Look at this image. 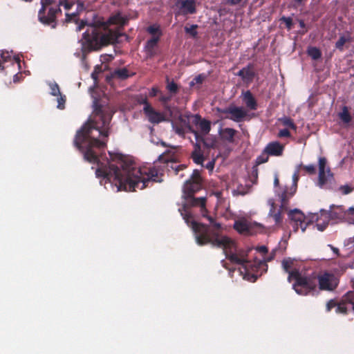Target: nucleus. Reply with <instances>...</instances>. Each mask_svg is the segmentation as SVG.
Listing matches in <instances>:
<instances>
[{"instance_id": "31", "label": "nucleus", "mask_w": 354, "mask_h": 354, "mask_svg": "<svg viewBox=\"0 0 354 354\" xmlns=\"http://www.w3.org/2000/svg\"><path fill=\"white\" fill-rule=\"evenodd\" d=\"M293 265V261L290 258L284 259L281 262V266L283 270L288 273V276H290V273L293 270H290Z\"/></svg>"}, {"instance_id": "43", "label": "nucleus", "mask_w": 354, "mask_h": 354, "mask_svg": "<svg viewBox=\"0 0 354 354\" xmlns=\"http://www.w3.org/2000/svg\"><path fill=\"white\" fill-rule=\"evenodd\" d=\"M345 304H343L342 301L337 304L335 310L336 313L346 315L348 313V310L347 308L345 306Z\"/></svg>"}, {"instance_id": "18", "label": "nucleus", "mask_w": 354, "mask_h": 354, "mask_svg": "<svg viewBox=\"0 0 354 354\" xmlns=\"http://www.w3.org/2000/svg\"><path fill=\"white\" fill-rule=\"evenodd\" d=\"M159 41L158 37H151L146 42L145 50L148 58H152L156 55V48Z\"/></svg>"}, {"instance_id": "57", "label": "nucleus", "mask_w": 354, "mask_h": 354, "mask_svg": "<svg viewBox=\"0 0 354 354\" xmlns=\"http://www.w3.org/2000/svg\"><path fill=\"white\" fill-rule=\"evenodd\" d=\"M273 218L274 219L275 222L277 223H279L281 220V216L280 212H278L277 213H274L272 215Z\"/></svg>"}, {"instance_id": "27", "label": "nucleus", "mask_w": 354, "mask_h": 354, "mask_svg": "<svg viewBox=\"0 0 354 354\" xmlns=\"http://www.w3.org/2000/svg\"><path fill=\"white\" fill-rule=\"evenodd\" d=\"M199 127L201 129L199 133L205 136L207 135L211 130V123L209 120L203 119V121L199 123Z\"/></svg>"}, {"instance_id": "4", "label": "nucleus", "mask_w": 354, "mask_h": 354, "mask_svg": "<svg viewBox=\"0 0 354 354\" xmlns=\"http://www.w3.org/2000/svg\"><path fill=\"white\" fill-rule=\"evenodd\" d=\"M194 149L191 153V158L195 164L203 166V162L207 159L209 150L216 149L218 142L215 136H203L200 135L198 140L193 142Z\"/></svg>"}, {"instance_id": "24", "label": "nucleus", "mask_w": 354, "mask_h": 354, "mask_svg": "<svg viewBox=\"0 0 354 354\" xmlns=\"http://www.w3.org/2000/svg\"><path fill=\"white\" fill-rule=\"evenodd\" d=\"M146 30L153 36L152 37H158L159 40L162 35L160 26L156 24L148 26Z\"/></svg>"}, {"instance_id": "20", "label": "nucleus", "mask_w": 354, "mask_h": 354, "mask_svg": "<svg viewBox=\"0 0 354 354\" xmlns=\"http://www.w3.org/2000/svg\"><path fill=\"white\" fill-rule=\"evenodd\" d=\"M234 229L240 234H249L250 233V225L246 220L235 221Z\"/></svg>"}, {"instance_id": "46", "label": "nucleus", "mask_w": 354, "mask_h": 354, "mask_svg": "<svg viewBox=\"0 0 354 354\" xmlns=\"http://www.w3.org/2000/svg\"><path fill=\"white\" fill-rule=\"evenodd\" d=\"M319 220H320L319 218H318V219H317V223H316V227H317V230H319V231L322 232V231H324V230L326 228V227L328 226V220H329V219H328V218H327V221H324V222H323V223H319Z\"/></svg>"}, {"instance_id": "55", "label": "nucleus", "mask_w": 354, "mask_h": 354, "mask_svg": "<svg viewBox=\"0 0 354 354\" xmlns=\"http://www.w3.org/2000/svg\"><path fill=\"white\" fill-rule=\"evenodd\" d=\"M257 250L263 254H266L268 251V248L265 245H261L257 248Z\"/></svg>"}, {"instance_id": "10", "label": "nucleus", "mask_w": 354, "mask_h": 354, "mask_svg": "<svg viewBox=\"0 0 354 354\" xmlns=\"http://www.w3.org/2000/svg\"><path fill=\"white\" fill-rule=\"evenodd\" d=\"M320 212L322 216L330 220L343 221L347 216V212L342 205H332L328 211L322 209Z\"/></svg>"}, {"instance_id": "40", "label": "nucleus", "mask_w": 354, "mask_h": 354, "mask_svg": "<svg viewBox=\"0 0 354 354\" xmlns=\"http://www.w3.org/2000/svg\"><path fill=\"white\" fill-rule=\"evenodd\" d=\"M49 86L50 88V94L53 96H58L60 95V90L59 85L54 82V83H50Z\"/></svg>"}, {"instance_id": "64", "label": "nucleus", "mask_w": 354, "mask_h": 354, "mask_svg": "<svg viewBox=\"0 0 354 354\" xmlns=\"http://www.w3.org/2000/svg\"><path fill=\"white\" fill-rule=\"evenodd\" d=\"M185 167H186V166H185V165H178V166L176 168V174H177L180 170H183V169H184Z\"/></svg>"}, {"instance_id": "41", "label": "nucleus", "mask_w": 354, "mask_h": 354, "mask_svg": "<svg viewBox=\"0 0 354 354\" xmlns=\"http://www.w3.org/2000/svg\"><path fill=\"white\" fill-rule=\"evenodd\" d=\"M205 79V75L200 74L196 76L189 83L190 86H193L195 84H201Z\"/></svg>"}, {"instance_id": "26", "label": "nucleus", "mask_w": 354, "mask_h": 354, "mask_svg": "<svg viewBox=\"0 0 354 354\" xmlns=\"http://www.w3.org/2000/svg\"><path fill=\"white\" fill-rule=\"evenodd\" d=\"M338 115L340 120L345 124H348L352 120V117L348 112V109L346 106H343L342 112H340Z\"/></svg>"}, {"instance_id": "2", "label": "nucleus", "mask_w": 354, "mask_h": 354, "mask_svg": "<svg viewBox=\"0 0 354 354\" xmlns=\"http://www.w3.org/2000/svg\"><path fill=\"white\" fill-rule=\"evenodd\" d=\"M186 202L178 209L180 215L183 216L187 225L192 228L194 234L196 241L199 245H205L208 243L214 247L223 248L226 258L232 263L242 266L245 272L254 270L253 266L257 264L259 267L265 265V263L259 260L254 263L247 259V254L244 252H236L235 243L227 236L220 237L216 233H213L210 236L209 229L207 225L198 223L192 219V215L189 212L191 207H201V215L206 217L207 210L206 209V198L205 197L195 198L184 196Z\"/></svg>"}, {"instance_id": "13", "label": "nucleus", "mask_w": 354, "mask_h": 354, "mask_svg": "<svg viewBox=\"0 0 354 354\" xmlns=\"http://www.w3.org/2000/svg\"><path fill=\"white\" fill-rule=\"evenodd\" d=\"M143 113L149 122L152 124H159L166 121L165 115L161 112L156 111L152 106L143 107Z\"/></svg>"}, {"instance_id": "35", "label": "nucleus", "mask_w": 354, "mask_h": 354, "mask_svg": "<svg viewBox=\"0 0 354 354\" xmlns=\"http://www.w3.org/2000/svg\"><path fill=\"white\" fill-rule=\"evenodd\" d=\"M167 89L171 93L176 94L178 91V86L174 81L169 82V78H167Z\"/></svg>"}, {"instance_id": "62", "label": "nucleus", "mask_w": 354, "mask_h": 354, "mask_svg": "<svg viewBox=\"0 0 354 354\" xmlns=\"http://www.w3.org/2000/svg\"><path fill=\"white\" fill-rule=\"evenodd\" d=\"M242 186H239L237 187V189H236V192H238L239 194H241V195H245L248 192H245L243 190H242Z\"/></svg>"}, {"instance_id": "47", "label": "nucleus", "mask_w": 354, "mask_h": 354, "mask_svg": "<svg viewBox=\"0 0 354 354\" xmlns=\"http://www.w3.org/2000/svg\"><path fill=\"white\" fill-rule=\"evenodd\" d=\"M59 97H57V102H58V104H57V108L59 109H64V104H65V102H66V96L65 95H62L60 94V95H58Z\"/></svg>"}, {"instance_id": "14", "label": "nucleus", "mask_w": 354, "mask_h": 354, "mask_svg": "<svg viewBox=\"0 0 354 354\" xmlns=\"http://www.w3.org/2000/svg\"><path fill=\"white\" fill-rule=\"evenodd\" d=\"M178 14L182 15H193L196 12L195 0H182L178 2Z\"/></svg>"}, {"instance_id": "11", "label": "nucleus", "mask_w": 354, "mask_h": 354, "mask_svg": "<svg viewBox=\"0 0 354 354\" xmlns=\"http://www.w3.org/2000/svg\"><path fill=\"white\" fill-rule=\"evenodd\" d=\"M289 218L291 220L290 223L295 232H297L299 228L302 232H305L308 223L305 221V216L300 210L295 209L290 211Z\"/></svg>"}, {"instance_id": "5", "label": "nucleus", "mask_w": 354, "mask_h": 354, "mask_svg": "<svg viewBox=\"0 0 354 354\" xmlns=\"http://www.w3.org/2000/svg\"><path fill=\"white\" fill-rule=\"evenodd\" d=\"M294 279L293 289L300 295H314L317 291V274L313 273L309 276H304L298 269H293L288 277L289 282Z\"/></svg>"}, {"instance_id": "37", "label": "nucleus", "mask_w": 354, "mask_h": 354, "mask_svg": "<svg viewBox=\"0 0 354 354\" xmlns=\"http://www.w3.org/2000/svg\"><path fill=\"white\" fill-rule=\"evenodd\" d=\"M198 25L194 24L192 25L190 27H185V32L187 34L190 35L192 37L195 38L197 37L198 32L196 31V29L198 28Z\"/></svg>"}, {"instance_id": "33", "label": "nucleus", "mask_w": 354, "mask_h": 354, "mask_svg": "<svg viewBox=\"0 0 354 354\" xmlns=\"http://www.w3.org/2000/svg\"><path fill=\"white\" fill-rule=\"evenodd\" d=\"M172 128L177 135L183 138L185 137L186 131L183 123H181V124H176V123L172 122Z\"/></svg>"}, {"instance_id": "12", "label": "nucleus", "mask_w": 354, "mask_h": 354, "mask_svg": "<svg viewBox=\"0 0 354 354\" xmlns=\"http://www.w3.org/2000/svg\"><path fill=\"white\" fill-rule=\"evenodd\" d=\"M236 75L240 77L245 84L247 86L250 85L256 76L254 65L248 64L245 67H243L236 73Z\"/></svg>"}, {"instance_id": "54", "label": "nucleus", "mask_w": 354, "mask_h": 354, "mask_svg": "<svg viewBox=\"0 0 354 354\" xmlns=\"http://www.w3.org/2000/svg\"><path fill=\"white\" fill-rule=\"evenodd\" d=\"M75 17H76V15L75 13L72 14V15L66 13V19H65V21H66V23H69V22H71L73 21V19L74 18H75Z\"/></svg>"}, {"instance_id": "36", "label": "nucleus", "mask_w": 354, "mask_h": 354, "mask_svg": "<svg viewBox=\"0 0 354 354\" xmlns=\"http://www.w3.org/2000/svg\"><path fill=\"white\" fill-rule=\"evenodd\" d=\"M342 301H343V304H354V292L353 291H348L342 297Z\"/></svg>"}, {"instance_id": "63", "label": "nucleus", "mask_w": 354, "mask_h": 354, "mask_svg": "<svg viewBox=\"0 0 354 354\" xmlns=\"http://www.w3.org/2000/svg\"><path fill=\"white\" fill-rule=\"evenodd\" d=\"M346 212H347V215H354V207H349L348 209H346Z\"/></svg>"}, {"instance_id": "44", "label": "nucleus", "mask_w": 354, "mask_h": 354, "mask_svg": "<svg viewBox=\"0 0 354 354\" xmlns=\"http://www.w3.org/2000/svg\"><path fill=\"white\" fill-rule=\"evenodd\" d=\"M301 167L308 174H315L316 173V167L314 165H301Z\"/></svg>"}, {"instance_id": "51", "label": "nucleus", "mask_w": 354, "mask_h": 354, "mask_svg": "<svg viewBox=\"0 0 354 354\" xmlns=\"http://www.w3.org/2000/svg\"><path fill=\"white\" fill-rule=\"evenodd\" d=\"M160 90L158 89V87L156 86H153L152 87L149 92V96L150 97H156L159 93H160Z\"/></svg>"}, {"instance_id": "9", "label": "nucleus", "mask_w": 354, "mask_h": 354, "mask_svg": "<svg viewBox=\"0 0 354 354\" xmlns=\"http://www.w3.org/2000/svg\"><path fill=\"white\" fill-rule=\"evenodd\" d=\"M320 290L333 291L338 286V281L335 276L328 272L323 274H317V283Z\"/></svg>"}, {"instance_id": "34", "label": "nucleus", "mask_w": 354, "mask_h": 354, "mask_svg": "<svg viewBox=\"0 0 354 354\" xmlns=\"http://www.w3.org/2000/svg\"><path fill=\"white\" fill-rule=\"evenodd\" d=\"M259 176V169L257 165H254L252 168V170L249 174L250 180L253 183L256 184L257 183Z\"/></svg>"}, {"instance_id": "17", "label": "nucleus", "mask_w": 354, "mask_h": 354, "mask_svg": "<svg viewBox=\"0 0 354 354\" xmlns=\"http://www.w3.org/2000/svg\"><path fill=\"white\" fill-rule=\"evenodd\" d=\"M241 97L243 103L245 104L248 109L252 111H255L257 109V101L250 91L248 90L246 91H243Z\"/></svg>"}, {"instance_id": "32", "label": "nucleus", "mask_w": 354, "mask_h": 354, "mask_svg": "<svg viewBox=\"0 0 354 354\" xmlns=\"http://www.w3.org/2000/svg\"><path fill=\"white\" fill-rule=\"evenodd\" d=\"M269 154L265 151V149L262 151V153L256 158L254 165L257 167L261 164L266 163L269 160Z\"/></svg>"}, {"instance_id": "19", "label": "nucleus", "mask_w": 354, "mask_h": 354, "mask_svg": "<svg viewBox=\"0 0 354 354\" xmlns=\"http://www.w3.org/2000/svg\"><path fill=\"white\" fill-rule=\"evenodd\" d=\"M128 21L129 18L127 17L122 16L120 12H117L110 16L107 22L109 24L124 26L128 23Z\"/></svg>"}, {"instance_id": "52", "label": "nucleus", "mask_w": 354, "mask_h": 354, "mask_svg": "<svg viewBox=\"0 0 354 354\" xmlns=\"http://www.w3.org/2000/svg\"><path fill=\"white\" fill-rule=\"evenodd\" d=\"M292 178H293V182H294V190L292 193L290 194V196H292L295 192H296V189H297V181L299 180V176H298V174L297 173H295L293 176H292Z\"/></svg>"}, {"instance_id": "45", "label": "nucleus", "mask_w": 354, "mask_h": 354, "mask_svg": "<svg viewBox=\"0 0 354 354\" xmlns=\"http://www.w3.org/2000/svg\"><path fill=\"white\" fill-rule=\"evenodd\" d=\"M56 6H59V8L63 6L65 10H68L72 8L73 3L68 2V0H59L58 3H56Z\"/></svg>"}, {"instance_id": "53", "label": "nucleus", "mask_w": 354, "mask_h": 354, "mask_svg": "<svg viewBox=\"0 0 354 354\" xmlns=\"http://www.w3.org/2000/svg\"><path fill=\"white\" fill-rule=\"evenodd\" d=\"M289 198V196H288V194L286 191H284L281 194V200L283 205L286 204Z\"/></svg>"}, {"instance_id": "28", "label": "nucleus", "mask_w": 354, "mask_h": 354, "mask_svg": "<svg viewBox=\"0 0 354 354\" xmlns=\"http://www.w3.org/2000/svg\"><path fill=\"white\" fill-rule=\"evenodd\" d=\"M180 122L183 123L185 126V129H187L188 132H190L194 135L195 140H198V137L200 136L201 133L196 130H195L189 124V122L182 118H180Z\"/></svg>"}, {"instance_id": "56", "label": "nucleus", "mask_w": 354, "mask_h": 354, "mask_svg": "<svg viewBox=\"0 0 354 354\" xmlns=\"http://www.w3.org/2000/svg\"><path fill=\"white\" fill-rule=\"evenodd\" d=\"M203 119L201 118L200 115L196 114L194 115V120L193 122L195 125L199 126V123L203 121Z\"/></svg>"}, {"instance_id": "21", "label": "nucleus", "mask_w": 354, "mask_h": 354, "mask_svg": "<svg viewBox=\"0 0 354 354\" xmlns=\"http://www.w3.org/2000/svg\"><path fill=\"white\" fill-rule=\"evenodd\" d=\"M131 75L129 71L126 68H118L111 73V77L119 80H126Z\"/></svg>"}, {"instance_id": "29", "label": "nucleus", "mask_w": 354, "mask_h": 354, "mask_svg": "<svg viewBox=\"0 0 354 354\" xmlns=\"http://www.w3.org/2000/svg\"><path fill=\"white\" fill-rule=\"evenodd\" d=\"M308 55L314 60H317L322 57L321 50L317 47H310L307 50Z\"/></svg>"}, {"instance_id": "42", "label": "nucleus", "mask_w": 354, "mask_h": 354, "mask_svg": "<svg viewBox=\"0 0 354 354\" xmlns=\"http://www.w3.org/2000/svg\"><path fill=\"white\" fill-rule=\"evenodd\" d=\"M136 100L138 104H143L144 107H146L147 106H151V104L149 102L147 97L146 96H143L142 95H137Z\"/></svg>"}, {"instance_id": "25", "label": "nucleus", "mask_w": 354, "mask_h": 354, "mask_svg": "<svg viewBox=\"0 0 354 354\" xmlns=\"http://www.w3.org/2000/svg\"><path fill=\"white\" fill-rule=\"evenodd\" d=\"M205 218H207V220L209 221V223L212 225V226L215 230L212 231V232H210L209 230L208 233H209V236H212L213 233H216L220 237H222L223 236L220 235L218 234V232H217V231H218V230H220L221 229V223L216 222L215 219L213 217L207 216V214H206V217ZM207 226L209 227L208 225H207ZM208 229L209 230V227H208Z\"/></svg>"}, {"instance_id": "59", "label": "nucleus", "mask_w": 354, "mask_h": 354, "mask_svg": "<svg viewBox=\"0 0 354 354\" xmlns=\"http://www.w3.org/2000/svg\"><path fill=\"white\" fill-rule=\"evenodd\" d=\"M170 97L166 95H162L160 97V101L162 103H167L170 100Z\"/></svg>"}, {"instance_id": "58", "label": "nucleus", "mask_w": 354, "mask_h": 354, "mask_svg": "<svg viewBox=\"0 0 354 354\" xmlns=\"http://www.w3.org/2000/svg\"><path fill=\"white\" fill-rule=\"evenodd\" d=\"M227 3L230 6H236L239 4L243 0H226Z\"/></svg>"}, {"instance_id": "38", "label": "nucleus", "mask_w": 354, "mask_h": 354, "mask_svg": "<svg viewBox=\"0 0 354 354\" xmlns=\"http://www.w3.org/2000/svg\"><path fill=\"white\" fill-rule=\"evenodd\" d=\"M279 21L285 23L286 28L288 30L293 28V21L291 17L283 16L280 18Z\"/></svg>"}, {"instance_id": "15", "label": "nucleus", "mask_w": 354, "mask_h": 354, "mask_svg": "<svg viewBox=\"0 0 354 354\" xmlns=\"http://www.w3.org/2000/svg\"><path fill=\"white\" fill-rule=\"evenodd\" d=\"M264 149L271 156H281L283 154L284 146L278 141H274L269 142Z\"/></svg>"}, {"instance_id": "8", "label": "nucleus", "mask_w": 354, "mask_h": 354, "mask_svg": "<svg viewBox=\"0 0 354 354\" xmlns=\"http://www.w3.org/2000/svg\"><path fill=\"white\" fill-rule=\"evenodd\" d=\"M202 178L200 171L194 169L189 179L186 180L183 186L184 196L191 197L194 194L201 189Z\"/></svg>"}, {"instance_id": "48", "label": "nucleus", "mask_w": 354, "mask_h": 354, "mask_svg": "<svg viewBox=\"0 0 354 354\" xmlns=\"http://www.w3.org/2000/svg\"><path fill=\"white\" fill-rule=\"evenodd\" d=\"M339 190L344 195H346V194H350L352 191H353V189L351 187H350L349 185H342L339 187Z\"/></svg>"}, {"instance_id": "23", "label": "nucleus", "mask_w": 354, "mask_h": 354, "mask_svg": "<svg viewBox=\"0 0 354 354\" xmlns=\"http://www.w3.org/2000/svg\"><path fill=\"white\" fill-rule=\"evenodd\" d=\"M236 133V131L232 128H225L223 130L222 137L224 140L228 142L232 143L234 141V136Z\"/></svg>"}, {"instance_id": "39", "label": "nucleus", "mask_w": 354, "mask_h": 354, "mask_svg": "<svg viewBox=\"0 0 354 354\" xmlns=\"http://www.w3.org/2000/svg\"><path fill=\"white\" fill-rule=\"evenodd\" d=\"M349 38H346L344 36H341L339 39L335 43V47L338 50L342 51L344 48V45L347 42L349 41Z\"/></svg>"}, {"instance_id": "16", "label": "nucleus", "mask_w": 354, "mask_h": 354, "mask_svg": "<svg viewBox=\"0 0 354 354\" xmlns=\"http://www.w3.org/2000/svg\"><path fill=\"white\" fill-rule=\"evenodd\" d=\"M225 112L230 113V118L236 122H241L247 115V111L243 108L238 106L230 107Z\"/></svg>"}, {"instance_id": "50", "label": "nucleus", "mask_w": 354, "mask_h": 354, "mask_svg": "<svg viewBox=\"0 0 354 354\" xmlns=\"http://www.w3.org/2000/svg\"><path fill=\"white\" fill-rule=\"evenodd\" d=\"M279 136L281 138H289L290 133L288 129H281L279 132Z\"/></svg>"}, {"instance_id": "60", "label": "nucleus", "mask_w": 354, "mask_h": 354, "mask_svg": "<svg viewBox=\"0 0 354 354\" xmlns=\"http://www.w3.org/2000/svg\"><path fill=\"white\" fill-rule=\"evenodd\" d=\"M205 167L209 170H212L214 167V160L209 161Z\"/></svg>"}, {"instance_id": "3", "label": "nucleus", "mask_w": 354, "mask_h": 354, "mask_svg": "<svg viewBox=\"0 0 354 354\" xmlns=\"http://www.w3.org/2000/svg\"><path fill=\"white\" fill-rule=\"evenodd\" d=\"M122 35L118 29L104 30L93 25L88 26L83 34L82 50L84 54L100 50L102 46L118 41Z\"/></svg>"}, {"instance_id": "22", "label": "nucleus", "mask_w": 354, "mask_h": 354, "mask_svg": "<svg viewBox=\"0 0 354 354\" xmlns=\"http://www.w3.org/2000/svg\"><path fill=\"white\" fill-rule=\"evenodd\" d=\"M8 62L14 65V62L9 53L8 51H2L0 54V70L3 71L6 67V64Z\"/></svg>"}, {"instance_id": "7", "label": "nucleus", "mask_w": 354, "mask_h": 354, "mask_svg": "<svg viewBox=\"0 0 354 354\" xmlns=\"http://www.w3.org/2000/svg\"><path fill=\"white\" fill-rule=\"evenodd\" d=\"M319 174L317 185L322 189H334L336 187L333 173L329 167L326 168L327 160L325 157L319 158Z\"/></svg>"}, {"instance_id": "6", "label": "nucleus", "mask_w": 354, "mask_h": 354, "mask_svg": "<svg viewBox=\"0 0 354 354\" xmlns=\"http://www.w3.org/2000/svg\"><path fill=\"white\" fill-rule=\"evenodd\" d=\"M41 8L38 12L39 21L46 26L56 28L57 16L62 14V10L59 6H56L55 0H41Z\"/></svg>"}, {"instance_id": "1", "label": "nucleus", "mask_w": 354, "mask_h": 354, "mask_svg": "<svg viewBox=\"0 0 354 354\" xmlns=\"http://www.w3.org/2000/svg\"><path fill=\"white\" fill-rule=\"evenodd\" d=\"M111 118V113L96 105L93 118L77 131L74 139V145L84 160L97 164L96 176L114 183L118 191L135 192L145 189L150 183L161 182L155 167H139L131 157L120 155L115 163L100 161L98 153L106 147Z\"/></svg>"}, {"instance_id": "49", "label": "nucleus", "mask_w": 354, "mask_h": 354, "mask_svg": "<svg viewBox=\"0 0 354 354\" xmlns=\"http://www.w3.org/2000/svg\"><path fill=\"white\" fill-rule=\"evenodd\" d=\"M337 303L334 299H330L326 304V311L330 312L332 308L337 307Z\"/></svg>"}, {"instance_id": "30", "label": "nucleus", "mask_w": 354, "mask_h": 354, "mask_svg": "<svg viewBox=\"0 0 354 354\" xmlns=\"http://www.w3.org/2000/svg\"><path fill=\"white\" fill-rule=\"evenodd\" d=\"M279 120L281 122L283 125L288 127L293 130L297 129L296 124L294 123L293 120L291 119L290 118L285 116L281 118H279Z\"/></svg>"}, {"instance_id": "61", "label": "nucleus", "mask_w": 354, "mask_h": 354, "mask_svg": "<svg viewBox=\"0 0 354 354\" xmlns=\"http://www.w3.org/2000/svg\"><path fill=\"white\" fill-rule=\"evenodd\" d=\"M86 25V23L84 21H81L80 24L78 25V26L77 27V31H80L81 30H82L84 26Z\"/></svg>"}]
</instances>
